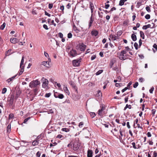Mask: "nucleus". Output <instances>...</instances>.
<instances>
[{
  "label": "nucleus",
  "instance_id": "nucleus-1",
  "mask_svg": "<svg viewBox=\"0 0 157 157\" xmlns=\"http://www.w3.org/2000/svg\"><path fill=\"white\" fill-rule=\"evenodd\" d=\"M127 52L126 49L124 50L121 52L119 56L120 59L124 60L128 58V55L126 54Z\"/></svg>",
  "mask_w": 157,
  "mask_h": 157
},
{
  "label": "nucleus",
  "instance_id": "nucleus-2",
  "mask_svg": "<svg viewBox=\"0 0 157 157\" xmlns=\"http://www.w3.org/2000/svg\"><path fill=\"white\" fill-rule=\"evenodd\" d=\"M40 84V82L38 80L31 81L29 84V86L31 88L36 87L37 86Z\"/></svg>",
  "mask_w": 157,
  "mask_h": 157
},
{
  "label": "nucleus",
  "instance_id": "nucleus-3",
  "mask_svg": "<svg viewBox=\"0 0 157 157\" xmlns=\"http://www.w3.org/2000/svg\"><path fill=\"white\" fill-rule=\"evenodd\" d=\"M82 59H75L72 61V64L75 67H78L79 66L80 63L81 62Z\"/></svg>",
  "mask_w": 157,
  "mask_h": 157
},
{
  "label": "nucleus",
  "instance_id": "nucleus-4",
  "mask_svg": "<svg viewBox=\"0 0 157 157\" xmlns=\"http://www.w3.org/2000/svg\"><path fill=\"white\" fill-rule=\"evenodd\" d=\"M101 109L99 110L98 111V114L101 116H102V112L105 109V106L104 105L101 104L100 106Z\"/></svg>",
  "mask_w": 157,
  "mask_h": 157
},
{
  "label": "nucleus",
  "instance_id": "nucleus-5",
  "mask_svg": "<svg viewBox=\"0 0 157 157\" xmlns=\"http://www.w3.org/2000/svg\"><path fill=\"white\" fill-rule=\"evenodd\" d=\"M69 54L70 56L72 57H75L77 55L76 51L73 49H72L69 52Z\"/></svg>",
  "mask_w": 157,
  "mask_h": 157
},
{
  "label": "nucleus",
  "instance_id": "nucleus-6",
  "mask_svg": "<svg viewBox=\"0 0 157 157\" xmlns=\"http://www.w3.org/2000/svg\"><path fill=\"white\" fill-rule=\"evenodd\" d=\"M54 96L56 98H59L61 99L63 98L64 97V96L63 94L57 92L54 93Z\"/></svg>",
  "mask_w": 157,
  "mask_h": 157
},
{
  "label": "nucleus",
  "instance_id": "nucleus-7",
  "mask_svg": "<svg viewBox=\"0 0 157 157\" xmlns=\"http://www.w3.org/2000/svg\"><path fill=\"white\" fill-rule=\"evenodd\" d=\"M42 81L43 82V84L42 85V86L43 87H45L47 86L48 83V81L47 79H45L43 77L42 78Z\"/></svg>",
  "mask_w": 157,
  "mask_h": 157
},
{
  "label": "nucleus",
  "instance_id": "nucleus-8",
  "mask_svg": "<svg viewBox=\"0 0 157 157\" xmlns=\"http://www.w3.org/2000/svg\"><path fill=\"white\" fill-rule=\"evenodd\" d=\"M79 145L76 143H74L72 144V147L74 151H76L78 148Z\"/></svg>",
  "mask_w": 157,
  "mask_h": 157
},
{
  "label": "nucleus",
  "instance_id": "nucleus-9",
  "mask_svg": "<svg viewBox=\"0 0 157 157\" xmlns=\"http://www.w3.org/2000/svg\"><path fill=\"white\" fill-rule=\"evenodd\" d=\"M42 65H44V66L46 67L47 68H49L50 66L49 62L47 61L45 62H43L42 63Z\"/></svg>",
  "mask_w": 157,
  "mask_h": 157
},
{
  "label": "nucleus",
  "instance_id": "nucleus-10",
  "mask_svg": "<svg viewBox=\"0 0 157 157\" xmlns=\"http://www.w3.org/2000/svg\"><path fill=\"white\" fill-rule=\"evenodd\" d=\"M117 38H118L117 36H116L112 34H111L110 35L109 38L110 40V39H111L113 40H116Z\"/></svg>",
  "mask_w": 157,
  "mask_h": 157
},
{
  "label": "nucleus",
  "instance_id": "nucleus-11",
  "mask_svg": "<svg viewBox=\"0 0 157 157\" xmlns=\"http://www.w3.org/2000/svg\"><path fill=\"white\" fill-rule=\"evenodd\" d=\"M98 31L95 30H94L91 32V35L95 36H96L98 35Z\"/></svg>",
  "mask_w": 157,
  "mask_h": 157
},
{
  "label": "nucleus",
  "instance_id": "nucleus-12",
  "mask_svg": "<svg viewBox=\"0 0 157 157\" xmlns=\"http://www.w3.org/2000/svg\"><path fill=\"white\" fill-rule=\"evenodd\" d=\"M17 40L16 38L12 37L10 39V42L13 44H15L17 42Z\"/></svg>",
  "mask_w": 157,
  "mask_h": 157
},
{
  "label": "nucleus",
  "instance_id": "nucleus-13",
  "mask_svg": "<svg viewBox=\"0 0 157 157\" xmlns=\"http://www.w3.org/2000/svg\"><path fill=\"white\" fill-rule=\"evenodd\" d=\"M93 14L92 13L91 17H90V21L89 24V28H90L94 20V19L92 18Z\"/></svg>",
  "mask_w": 157,
  "mask_h": 157
},
{
  "label": "nucleus",
  "instance_id": "nucleus-14",
  "mask_svg": "<svg viewBox=\"0 0 157 157\" xmlns=\"http://www.w3.org/2000/svg\"><path fill=\"white\" fill-rule=\"evenodd\" d=\"M39 140H35L33 141L32 143V145L33 146H35L38 145L39 144Z\"/></svg>",
  "mask_w": 157,
  "mask_h": 157
},
{
  "label": "nucleus",
  "instance_id": "nucleus-15",
  "mask_svg": "<svg viewBox=\"0 0 157 157\" xmlns=\"http://www.w3.org/2000/svg\"><path fill=\"white\" fill-rule=\"evenodd\" d=\"M93 152L92 150H88L87 151V157H92Z\"/></svg>",
  "mask_w": 157,
  "mask_h": 157
},
{
  "label": "nucleus",
  "instance_id": "nucleus-16",
  "mask_svg": "<svg viewBox=\"0 0 157 157\" xmlns=\"http://www.w3.org/2000/svg\"><path fill=\"white\" fill-rule=\"evenodd\" d=\"M63 90L64 92L66 93L68 95L70 94V92L68 89L67 87L65 86H64Z\"/></svg>",
  "mask_w": 157,
  "mask_h": 157
},
{
  "label": "nucleus",
  "instance_id": "nucleus-17",
  "mask_svg": "<svg viewBox=\"0 0 157 157\" xmlns=\"http://www.w3.org/2000/svg\"><path fill=\"white\" fill-rule=\"evenodd\" d=\"M90 8L91 10V12L92 13L93 12L94 9V4L92 3L91 2H90Z\"/></svg>",
  "mask_w": 157,
  "mask_h": 157
},
{
  "label": "nucleus",
  "instance_id": "nucleus-18",
  "mask_svg": "<svg viewBox=\"0 0 157 157\" xmlns=\"http://www.w3.org/2000/svg\"><path fill=\"white\" fill-rule=\"evenodd\" d=\"M86 46L85 45H81L80 47V50L81 51H84L86 49Z\"/></svg>",
  "mask_w": 157,
  "mask_h": 157
},
{
  "label": "nucleus",
  "instance_id": "nucleus-19",
  "mask_svg": "<svg viewBox=\"0 0 157 157\" xmlns=\"http://www.w3.org/2000/svg\"><path fill=\"white\" fill-rule=\"evenodd\" d=\"M131 37L133 41H136V36L135 34H132L131 35Z\"/></svg>",
  "mask_w": 157,
  "mask_h": 157
},
{
  "label": "nucleus",
  "instance_id": "nucleus-20",
  "mask_svg": "<svg viewBox=\"0 0 157 157\" xmlns=\"http://www.w3.org/2000/svg\"><path fill=\"white\" fill-rule=\"evenodd\" d=\"M24 66H22V67L21 68V71L19 72V73H18L19 75H20L22 74V73H23V72L24 71Z\"/></svg>",
  "mask_w": 157,
  "mask_h": 157
},
{
  "label": "nucleus",
  "instance_id": "nucleus-21",
  "mask_svg": "<svg viewBox=\"0 0 157 157\" xmlns=\"http://www.w3.org/2000/svg\"><path fill=\"white\" fill-rule=\"evenodd\" d=\"M127 0H121L120 1L119 5L122 6L123 5L125 2Z\"/></svg>",
  "mask_w": 157,
  "mask_h": 157
},
{
  "label": "nucleus",
  "instance_id": "nucleus-22",
  "mask_svg": "<svg viewBox=\"0 0 157 157\" xmlns=\"http://www.w3.org/2000/svg\"><path fill=\"white\" fill-rule=\"evenodd\" d=\"M11 50L9 49L5 53V55L6 56H8L11 54L10 52H11Z\"/></svg>",
  "mask_w": 157,
  "mask_h": 157
},
{
  "label": "nucleus",
  "instance_id": "nucleus-23",
  "mask_svg": "<svg viewBox=\"0 0 157 157\" xmlns=\"http://www.w3.org/2000/svg\"><path fill=\"white\" fill-rule=\"evenodd\" d=\"M71 85H72V87L75 89V91L78 92L77 88L76 86L75 85L73 82H72L71 84Z\"/></svg>",
  "mask_w": 157,
  "mask_h": 157
},
{
  "label": "nucleus",
  "instance_id": "nucleus-24",
  "mask_svg": "<svg viewBox=\"0 0 157 157\" xmlns=\"http://www.w3.org/2000/svg\"><path fill=\"white\" fill-rule=\"evenodd\" d=\"M140 36L142 38V39H144V33L142 31H140Z\"/></svg>",
  "mask_w": 157,
  "mask_h": 157
},
{
  "label": "nucleus",
  "instance_id": "nucleus-25",
  "mask_svg": "<svg viewBox=\"0 0 157 157\" xmlns=\"http://www.w3.org/2000/svg\"><path fill=\"white\" fill-rule=\"evenodd\" d=\"M6 25L5 23H4L0 27V29L1 30H3L5 28Z\"/></svg>",
  "mask_w": 157,
  "mask_h": 157
},
{
  "label": "nucleus",
  "instance_id": "nucleus-26",
  "mask_svg": "<svg viewBox=\"0 0 157 157\" xmlns=\"http://www.w3.org/2000/svg\"><path fill=\"white\" fill-rule=\"evenodd\" d=\"M7 132H9L11 131V125L10 124H9L7 128Z\"/></svg>",
  "mask_w": 157,
  "mask_h": 157
},
{
  "label": "nucleus",
  "instance_id": "nucleus-27",
  "mask_svg": "<svg viewBox=\"0 0 157 157\" xmlns=\"http://www.w3.org/2000/svg\"><path fill=\"white\" fill-rule=\"evenodd\" d=\"M62 130L63 131L67 132L69 131V129L67 128H63L62 129Z\"/></svg>",
  "mask_w": 157,
  "mask_h": 157
},
{
  "label": "nucleus",
  "instance_id": "nucleus-28",
  "mask_svg": "<svg viewBox=\"0 0 157 157\" xmlns=\"http://www.w3.org/2000/svg\"><path fill=\"white\" fill-rule=\"evenodd\" d=\"M115 63V61L113 60H111L110 63V66L111 67H112V66H113V65L114 64V63Z\"/></svg>",
  "mask_w": 157,
  "mask_h": 157
},
{
  "label": "nucleus",
  "instance_id": "nucleus-29",
  "mask_svg": "<svg viewBox=\"0 0 157 157\" xmlns=\"http://www.w3.org/2000/svg\"><path fill=\"white\" fill-rule=\"evenodd\" d=\"M103 71V70H100L96 73V75H98L101 73Z\"/></svg>",
  "mask_w": 157,
  "mask_h": 157
},
{
  "label": "nucleus",
  "instance_id": "nucleus-30",
  "mask_svg": "<svg viewBox=\"0 0 157 157\" xmlns=\"http://www.w3.org/2000/svg\"><path fill=\"white\" fill-rule=\"evenodd\" d=\"M74 29L76 33H78L79 32V30L77 29V27L74 25L73 26Z\"/></svg>",
  "mask_w": 157,
  "mask_h": 157
},
{
  "label": "nucleus",
  "instance_id": "nucleus-31",
  "mask_svg": "<svg viewBox=\"0 0 157 157\" xmlns=\"http://www.w3.org/2000/svg\"><path fill=\"white\" fill-rule=\"evenodd\" d=\"M14 116V114L12 113H10L9 116V119H12Z\"/></svg>",
  "mask_w": 157,
  "mask_h": 157
},
{
  "label": "nucleus",
  "instance_id": "nucleus-32",
  "mask_svg": "<svg viewBox=\"0 0 157 157\" xmlns=\"http://www.w3.org/2000/svg\"><path fill=\"white\" fill-rule=\"evenodd\" d=\"M14 98V95H13L12 94L11 95V98H10V103L11 102V103L13 102V100Z\"/></svg>",
  "mask_w": 157,
  "mask_h": 157
},
{
  "label": "nucleus",
  "instance_id": "nucleus-33",
  "mask_svg": "<svg viewBox=\"0 0 157 157\" xmlns=\"http://www.w3.org/2000/svg\"><path fill=\"white\" fill-rule=\"evenodd\" d=\"M156 111V110L155 109H152L151 110V113L152 114V116L154 117V116L155 114Z\"/></svg>",
  "mask_w": 157,
  "mask_h": 157
},
{
  "label": "nucleus",
  "instance_id": "nucleus-34",
  "mask_svg": "<svg viewBox=\"0 0 157 157\" xmlns=\"http://www.w3.org/2000/svg\"><path fill=\"white\" fill-rule=\"evenodd\" d=\"M122 85L121 83H116L115 84V86L117 87H120Z\"/></svg>",
  "mask_w": 157,
  "mask_h": 157
},
{
  "label": "nucleus",
  "instance_id": "nucleus-35",
  "mask_svg": "<svg viewBox=\"0 0 157 157\" xmlns=\"http://www.w3.org/2000/svg\"><path fill=\"white\" fill-rule=\"evenodd\" d=\"M7 91V89L6 88H4L2 91V93L3 94H5Z\"/></svg>",
  "mask_w": 157,
  "mask_h": 157
},
{
  "label": "nucleus",
  "instance_id": "nucleus-36",
  "mask_svg": "<svg viewBox=\"0 0 157 157\" xmlns=\"http://www.w3.org/2000/svg\"><path fill=\"white\" fill-rule=\"evenodd\" d=\"M138 44L137 43H136V42L134 44V46L135 47L136 49V50L138 49Z\"/></svg>",
  "mask_w": 157,
  "mask_h": 157
},
{
  "label": "nucleus",
  "instance_id": "nucleus-37",
  "mask_svg": "<svg viewBox=\"0 0 157 157\" xmlns=\"http://www.w3.org/2000/svg\"><path fill=\"white\" fill-rule=\"evenodd\" d=\"M138 85V83L137 82H136L135 83L133 84V87L134 88H136Z\"/></svg>",
  "mask_w": 157,
  "mask_h": 157
},
{
  "label": "nucleus",
  "instance_id": "nucleus-38",
  "mask_svg": "<svg viewBox=\"0 0 157 157\" xmlns=\"http://www.w3.org/2000/svg\"><path fill=\"white\" fill-rule=\"evenodd\" d=\"M122 32L121 31H119L117 33V36H120L122 33Z\"/></svg>",
  "mask_w": 157,
  "mask_h": 157
},
{
  "label": "nucleus",
  "instance_id": "nucleus-39",
  "mask_svg": "<svg viewBox=\"0 0 157 157\" xmlns=\"http://www.w3.org/2000/svg\"><path fill=\"white\" fill-rule=\"evenodd\" d=\"M101 93L100 90H98V94H97V96H101Z\"/></svg>",
  "mask_w": 157,
  "mask_h": 157
},
{
  "label": "nucleus",
  "instance_id": "nucleus-40",
  "mask_svg": "<svg viewBox=\"0 0 157 157\" xmlns=\"http://www.w3.org/2000/svg\"><path fill=\"white\" fill-rule=\"evenodd\" d=\"M90 116L93 118L95 116L96 114L94 113H91L90 114Z\"/></svg>",
  "mask_w": 157,
  "mask_h": 157
},
{
  "label": "nucleus",
  "instance_id": "nucleus-41",
  "mask_svg": "<svg viewBox=\"0 0 157 157\" xmlns=\"http://www.w3.org/2000/svg\"><path fill=\"white\" fill-rule=\"evenodd\" d=\"M51 41L56 42V45L58 46H59V43H58V42L55 39H53L52 40H51Z\"/></svg>",
  "mask_w": 157,
  "mask_h": 157
},
{
  "label": "nucleus",
  "instance_id": "nucleus-42",
  "mask_svg": "<svg viewBox=\"0 0 157 157\" xmlns=\"http://www.w3.org/2000/svg\"><path fill=\"white\" fill-rule=\"evenodd\" d=\"M150 16L149 14H147L145 16V18L147 19H149L150 18Z\"/></svg>",
  "mask_w": 157,
  "mask_h": 157
},
{
  "label": "nucleus",
  "instance_id": "nucleus-43",
  "mask_svg": "<svg viewBox=\"0 0 157 157\" xmlns=\"http://www.w3.org/2000/svg\"><path fill=\"white\" fill-rule=\"evenodd\" d=\"M120 133V134L121 136H119L120 138H121V137L123 136V134L122 133V131L121 129H120L119 131Z\"/></svg>",
  "mask_w": 157,
  "mask_h": 157
},
{
  "label": "nucleus",
  "instance_id": "nucleus-44",
  "mask_svg": "<svg viewBox=\"0 0 157 157\" xmlns=\"http://www.w3.org/2000/svg\"><path fill=\"white\" fill-rule=\"evenodd\" d=\"M146 9L147 12H151L150 8L149 7L147 6L146 7Z\"/></svg>",
  "mask_w": 157,
  "mask_h": 157
},
{
  "label": "nucleus",
  "instance_id": "nucleus-45",
  "mask_svg": "<svg viewBox=\"0 0 157 157\" xmlns=\"http://www.w3.org/2000/svg\"><path fill=\"white\" fill-rule=\"evenodd\" d=\"M144 81V79L142 77L140 78L139 79V81L141 82H142Z\"/></svg>",
  "mask_w": 157,
  "mask_h": 157
},
{
  "label": "nucleus",
  "instance_id": "nucleus-46",
  "mask_svg": "<svg viewBox=\"0 0 157 157\" xmlns=\"http://www.w3.org/2000/svg\"><path fill=\"white\" fill-rule=\"evenodd\" d=\"M37 90H38V89L37 88H36L35 89H34L33 91L35 95H36V94H37Z\"/></svg>",
  "mask_w": 157,
  "mask_h": 157
},
{
  "label": "nucleus",
  "instance_id": "nucleus-47",
  "mask_svg": "<svg viewBox=\"0 0 157 157\" xmlns=\"http://www.w3.org/2000/svg\"><path fill=\"white\" fill-rule=\"evenodd\" d=\"M30 117H28L26 119H25L24 121V123H26L27 121H28L30 119Z\"/></svg>",
  "mask_w": 157,
  "mask_h": 157
},
{
  "label": "nucleus",
  "instance_id": "nucleus-48",
  "mask_svg": "<svg viewBox=\"0 0 157 157\" xmlns=\"http://www.w3.org/2000/svg\"><path fill=\"white\" fill-rule=\"evenodd\" d=\"M67 37L68 38H71L72 37V34L71 33H68L67 35Z\"/></svg>",
  "mask_w": 157,
  "mask_h": 157
},
{
  "label": "nucleus",
  "instance_id": "nucleus-49",
  "mask_svg": "<svg viewBox=\"0 0 157 157\" xmlns=\"http://www.w3.org/2000/svg\"><path fill=\"white\" fill-rule=\"evenodd\" d=\"M154 90V88L152 87L149 90L150 93L151 94L152 93L153 91Z\"/></svg>",
  "mask_w": 157,
  "mask_h": 157
},
{
  "label": "nucleus",
  "instance_id": "nucleus-50",
  "mask_svg": "<svg viewBox=\"0 0 157 157\" xmlns=\"http://www.w3.org/2000/svg\"><path fill=\"white\" fill-rule=\"evenodd\" d=\"M53 5L52 3H50L48 5V8L50 9H51L53 7Z\"/></svg>",
  "mask_w": 157,
  "mask_h": 157
},
{
  "label": "nucleus",
  "instance_id": "nucleus-51",
  "mask_svg": "<svg viewBox=\"0 0 157 157\" xmlns=\"http://www.w3.org/2000/svg\"><path fill=\"white\" fill-rule=\"evenodd\" d=\"M128 89V87H125L121 91L122 93H123Z\"/></svg>",
  "mask_w": 157,
  "mask_h": 157
},
{
  "label": "nucleus",
  "instance_id": "nucleus-52",
  "mask_svg": "<svg viewBox=\"0 0 157 157\" xmlns=\"http://www.w3.org/2000/svg\"><path fill=\"white\" fill-rule=\"evenodd\" d=\"M51 95V94L50 93H47L45 94V97L47 98H48Z\"/></svg>",
  "mask_w": 157,
  "mask_h": 157
},
{
  "label": "nucleus",
  "instance_id": "nucleus-53",
  "mask_svg": "<svg viewBox=\"0 0 157 157\" xmlns=\"http://www.w3.org/2000/svg\"><path fill=\"white\" fill-rule=\"evenodd\" d=\"M64 103L69 104L70 103V100L69 99H67L64 102H63V103Z\"/></svg>",
  "mask_w": 157,
  "mask_h": 157
},
{
  "label": "nucleus",
  "instance_id": "nucleus-54",
  "mask_svg": "<svg viewBox=\"0 0 157 157\" xmlns=\"http://www.w3.org/2000/svg\"><path fill=\"white\" fill-rule=\"evenodd\" d=\"M60 9L61 10H62V11L63 12V11L64 10V6L63 5L61 6L60 7Z\"/></svg>",
  "mask_w": 157,
  "mask_h": 157
},
{
  "label": "nucleus",
  "instance_id": "nucleus-55",
  "mask_svg": "<svg viewBox=\"0 0 157 157\" xmlns=\"http://www.w3.org/2000/svg\"><path fill=\"white\" fill-rule=\"evenodd\" d=\"M132 145L133 146V147L134 148V149H136L137 148V147H136V145H135V142H133L132 143Z\"/></svg>",
  "mask_w": 157,
  "mask_h": 157
},
{
  "label": "nucleus",
  "instance_id": "nucleus-56",
  "mask_svg": "<svg viewBox=\"0 0 157 157\" xmlns=\"http://www.w3.org/2000/svg\"><path fill=\"white\" fill-rule=\"evenodd\" d=\"M40 155V153L39 151H38L36 154V156L37 157H39Z\"/></svg>",
  "mask_w": 157,
  "mask_h": 157
},
{
  "label": "nucleus",
  "instance_id": "nucleus-57",
  "mask_svg": "<svg viewBox=\"0 0 157 157\" xmlns=\"http://www.w3.org/2000/svg\"><path fill=\"white\" fill-rule=\"evenodd\" d=\"M43 26L44 28L46 30H48V28L47 26L46 25H44Z\"/></svg>",
  "mask_w": 157,
  "mask_h": 157
},
{
  "label": "nucleus",
  "instance_id": "nucleus-58",
  "mask_svg": "<svg viewBox=\"0 0 157 157\" xmlns=\"http://www.w3.org/2000/svg\"><path fill=\"white\" fill-rule=\"evenodd\" d=\"M59 36L61 38H62L63 37V34L61 33H59Z\"/></svg>",
  "mask_w": 157,
  "mask_h": 157
},
{
  "label": "nucleus",
  "instance_id": "nucleus-59",
  "mask_svg": "<svg viewBox=\"0 0 157 157\" xmlns=\"http://www.w3.org/2000/svg\"><path fill=\"white\" fill-rule=\"evenodd\" d=\"M128 128H131L130 126L129 125V123L128 122L126 124Z\"/></svg>",
  "mask_w": 157,
  "mask_h": 157
},
{
  "label": "nucleus",
  "instance_id": "nucleus-60",
  "mask_svg": "<svg viewBox=\"0 0 157 157\" xmlns=\"http://www.w3.org/2000/svg\"><path fill=\"white\" fill-rule=\"evenodd\" d=\"M139 47H140L142 44V40L141 39L139 40Z\"/></svg>",
  "mask_w": 157,
  "mask_h": 157
},
{
  "label": "nucleus",
  "instance_id": "nucleus-61",
  "mask_svg": "<svg viewBox=\"0 0 157 157\" xmlns=\"http://www.w3.org/2000/svg\"><path fill=\"white\" fill-rule=\"evenodd\" d=\"M153 47L155 49L156 51H157V45H156V44H154L153 45Z\"/></svg>",
  "mask_w": 157,
  "mask_h": 157
},
{
  "label": "nucleus",
  "instance_id": "nucleus-62",
  "mask_svg": "<svg viewBox=\"0 0 157 157\" xmlns=\"http://www.w3.org/2000/svg\"><path fill=\"white\" fill-rule=\"evenodd\" d=\"M157 156V153L154 151L153 153V157H156Z\"/></svg>",
  "mask_w": 157,
  "mask_h": 157
},
{
  "label": "nucleus",
  "instance_id": "nucleus-63",
  "mask_svg": "<svg viewBox=\"0 0 157 157\" xmlns=\"http://www.w3.org/2000/svg\"><path fill=\"white\" fill-rule=\"evenodd\" d=\"M71 6V5L70 3H68L66 6V7L68 9H70Z\"/></svg>",
  "mask_w": 157,
  "mask_h": 157
},
{
  "label": "nucleus",
  "instance_id": "nucleus-64",
  "mask_svg": "<svg viewBox=\"0 0 157 157\" xmlns=\"http://www.w3.org/2000/svg\"><path fill=\"white\" fill-rule=\"evenodd\" d=\"M62 137H63V136L62 135H60V134H59L57 136H56V138H59V139H60V138H61Z\"/></svg>",
  "mask_w": 157,
  "mask_h": 157
}]
</instances>
